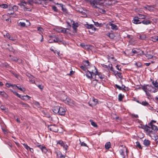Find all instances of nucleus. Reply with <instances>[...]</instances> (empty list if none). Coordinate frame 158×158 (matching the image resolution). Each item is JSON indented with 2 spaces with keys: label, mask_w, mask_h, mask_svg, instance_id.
<instances>
[{
  "label": "nucleus",
  "mask_w": 158,
  "mask_h": 158,
  "mask_svg": "<svg viewBox=\"0 0 158 158\" xmlns=\"http://www.w3.org/2000/svg\"><path fill=\"white\" fill-rule=\"evenodd\" d=\"M142 89L146 93V94L148 96H150V94L149 92H151L152 89H154L151 85H143L142 87Z\"/></svg>",
  "instance_id": "1"
},
{
  "label": "nucleus",
  "mask_w": 158,
  "mask_h": 158,
  "mask_svg": "<svg viewBox=\"0 0 158 158\" xmlns=\"http://www.w3.org/2000/svg\"><path fill=\"white\" fill-rule=\"evenodd\" d=\"M95 69L94 70H92L91 73L88 70V72L85 74L86 76L89 78L93 77L94 76H95L96 75H98V72L97 69H96L95 67H94Z\"/></svg>",
  "instance_id": "2"
},
{
  "label": "nucleus",
  "mask_w": 158,
  "mask_h": 158,
  "mask_svg": "<svg viewBox=\"0 0 158 158\" xmlns=\"http://www.w3.org/2000/svg\"><path fill=\"white\" fill-rule=\"evenodd\" d=\"M27 2L25 1L22 0L21 1L20 3L18 4V5L23 8L25 11H31V10L30 8H28L26 7L27 5Z\"/></svg>",
  "instance_id": "3"
},
{
  "label": "nucleus",
  "mask_w": 158,
  "mask_h": 158,
  "mask_svg": "<svg viewBox=\"0 0 158 158\" xmlns=\"http://www.w3.org/2000/svg\"><path fill=\"white\" fill-rule=\"evenodd\" d=\"M87 2H89L91 5L93 7L98 8L99 7V0H86Z\"/></svg>",
  "instance_id": "4"
},
{
  "label": "nucleus",
  "mask_w": 158,
  "mask_h": 158,
  "mask_svg": "<svg viewBox=\"0 0 158 158\" xmlns=\"http://www.w3.org/2000/svg\"><path fill=\"white\" fill-rule=\"evenodd\" d=\"M48 128L50 131L55 132H57L58 131V127L56 125L48 126Z\"/></svg>",
  "instance_id": "5"
},
{
  "label": "nucleus",
  "mask_w": 158,
  "mask_h": 158,
  "mask_svg": "<svg viewBox=\"0 0 158 158\" xmlns=\"http://www.w3.org/2000/svg\"><path fill=\"white\" fill-rule=\"evenodd\" d=\"M64 101L65 103L69 106H73L75 104V102L73 100L68 98H66Z\"/></svg>",
  "instance_id": "6"
},
{
  "label": "nucleus",
  "mask_w": 158,
  "mask_h": 158,
  "mask_svg": "<svg viewBox=\"0 0 158 158\" xmlns=\"http://www.w3.org/2000/svg\"><path fill=\"white\" fill-rule=\"evenodd\" d=\"M120 155L123 158H125L126 155H127V150L126 147H124L123 149H121L119 151Z\"/></svg>",
  "instance_id": "7"
},
{
  "label": "nucleus",
  "mask_w": 158,
  "mask_h": 158,
  "mask_svg": "<svg viewBox=\"0 0 158 158\" xmlns=\"http://www.w3.org/2000/svg\"><path fill=\"white\" fill-rule=\"evenodd\" d=\"M59 112L58 114L61 115H64L65 114V109L64 108L59 106Z\"/></svg>",
  "instance_id": "8"
},
{
  "label": "nucleus",
  "mask_w": 158,
  "mask_h": 158,
  "mask_svg": "<svg viewBox=\"0 0 158 158\" xmlns=\"http://www.w3.org/2000/svg\"><path fill=\"white\" fill-rule=\"evenodd\" d=\"M85 27L87 28L90 29V30H89V32H90V30H92L93 31L91 32V33L94 32V31H95L96 29V28L94 27V25L92 24H90V25L86 24L85 25Z\"/></svg>",
  "instance_id": "9"
},
{
  "label": "nucleus",
  "mask_w": 158,
  "mask_h": 158,
  "mask_svg": "<svg viewBox=\"0 0 158 158\" xmlns=\"http://www.w3.org/2000/svg\"><path fill=\"white\" fill-rule=\"evenodd\" d=\"M37 147L40 148L42 152L46 153L47 152V150L45 146H43L40 145H37Z\"/></svg>",
  "instance_id": "10"
},
{
  "label": "nucleus",
  "mask_w": 158,
  "mask_h": 158,
  "mask_svg": "<svg viewBox=\"0 0 158 158\" xmlns=\"http://www.w3.org/2000/svg\"><path fill=\"white\" fill-rule=\"evenodd\" d=\"M108 59L109 61L111 62V61H114L116 60L115 59L113 55L110 54L108 56Z\"/></svg>",
  "instance_id": "11"
},
{
  "label": "nucleus",
  "mask_w": 158,
  "mask_h": 158,
  "mask_svg": "<svg viewBox=\"0 0 158 158\" xmlns=\"http://www.w3.org/2000/svg\"><path fill=\"white\" fill-rule=\"evenodd\" d=\"M56 153L57 156L60 158H64L65 156V155H62V153L60 151L56 152Z\"/></svg>",
  "instance_id": "12"
},
{
  "label": "nucleus",
  "mask_w": 158,
  "mask_h": 158,
  "mask_svg": "<svg viewBox=\"0 0 158 158\" xmlns=\"http://www.w3.org/2000/svg\"><path fill=\"white\" fill-rule=\"evenodd\" d=\"M133 22L135 24H140L141 22L139 20V19L137 17H135L133 20Z\"/></svg>",
  "instance_id": "13"
},
{
  "label": "nucleus",
  "mask_w": 158,
  "mask_h": 158,
  "mask_svg": "<svg viewBox=\"0 0 158 158\" xmlns=\"http://www.w3.org/2000/svg\"><path fill=\"white\" fill-rule=\"evenodd\" d=\"M59 106H55L53 108V111L56 114H58V112H59L58 110L59 109Z\"/></svg>",
  "instance_id": "14"
},
{
  "label": "nucleus",
  "mask_w": 158,
  "mask_h": 158,
  "mask_svg": "<svg viewBox=\"0 0 158 158\" xmlns=\"http://www.w3.org/2000/svg\"><path fill=\"white\" fill-rule=\"evenodd\" d=\"M150 141L148 139H145L143 142V144L146 146L148 147L150 144Z\"/></svg>",
  "instance_id": "15"
},
{
  "label": "nucleus",
  "mask_w": 158,
  "mask_h": 158,
  "mask_svg": "<svg viewBox=\"0 0 158 158\" xmlns=\"http://www.w3.org/2000/svg\"><path fill=\"white\" fill-rule=\"evenodd\" d=\"M151 40L154 42H158V36L154 35L151 38Z\"/></svg>",
  "instance_id": "16"
},
{
  "label": "nucleus",
  "mask_w": 158,
  "mask_h": 158,
  "mask_svg": "<svg viewBox=\"0 0 158 158\" xmlns=\"http://www.w3.org/2000/svg\"><path fill=\"white\" fill-rule=\"evenodd\" d=\"M109 25L111 26V28L113 30H116L118 28L117 26L113 23H109Z\"/></svg>",
  "instance_id": "17"
},
{
  "label": "nucleus",
  "mask_w": 158,
  "mask_h": 158,
  "mask_svg": "<svg viewBox=\"0 0 158 158\" xmlns=\"http://www.w3.org/2000/svg\"><path fill=\"white\" fill-rule=\"evenodd\" d=\"M83 64L84 66H85L86 67H87L89 65L90 63L89 62L88 60H86L83 61Z\"/></svg>",
  "instance_id": "18"
},
{
  "label": "nucleus",
  "mask_w": 158,
  "mask_h": 158,
  "mask_svg": "<svg viewBox=\"0 0 158 158\" xmlns=\"http://www.w3.org/2000/svg\"><path fill=\"white\" fill-rule=\"evenodd\" d=\"M111 146V143L110 142H107L105 145V148L106 149H109Z\"/></svg>",
  "instance_id": "19"
},
{
  "label": "nucleus",
  "mask_w": 158,
  "mask_h": 158,
  "mask_svg": "<svg viewBox=\"0 0 158 158\" xmlns=\"http://www.w3.org/2000/svg\"><path fill=\"white\" fill-rule=\"evenodd\" d=\"M139 19H144L145 18L146 16L145 15H141L139 14L138 16L137 17Z\"/></svg>",
  "instance_id": "20"
},
{
  "label": "nucleus",
  "mask_w": 158,
  "mask_h": 158,
  "mask_svg": "<svg viewBox=\"0 0 158 158\" xmlns=\"http://www.w3.org/2000/svg\"><path fill=\"white\" fill-rule=\"evenodd\" d=\"M20 104L22 105V106L25 108H28L29 106L28 104L26 103H24L22 102H20Z\"/></svg>",
  "instance_id": "21"
},
{
  "label": "nucleus",
  "mask_w": 158,
  "mask_h": 158,
  "mask_svg": "<svg viewBox=\"0 0 158 158\" xmlns=\"http://www.w3.org/2000/svg\"><path fill=\"white\" fill-rule=\"evenodd\" d=\"M14 86H15L18 89L23 92H24L26 91V89L24 88H22L21 87H19V86H17L16 85H14Z\"/></svg>",
  "instance_id": "22"
},
{
  "label": "nucleus",
  "mask_w": 158,
  "mask_h": 158,
  "mask_svg": "<svg viewBox=\"0 0 158 158\" xmlns=\"http://www.w3.org/2000/svg\"><path fill=\"white\" fill-rule=\"evenodd\" d=\"M142 23L144 24L148 25L151 23V21L149 20H143L142 21Z\"/></svg>",
  "instance_id": "23"
},
{
  "label": "nucleus",
  "mask_w": 158,
  "mask_h": 158,
  "mask_svg": "<svg viewBox=\"0 0 158 158\" xmlns=\"http://www.w3.org/2000/svg\"><path fill=\"white\" fill-rule=\"evenodd\" d=\"M60 5L61 6L62 8V10L63 11V12H64L65 14L68 13V10L66 8H63V5L62 4H60Z\"/></svg>",
  "instance_id": "24"
},
{
  "label": "nucleus",
  "mask_w": 158,
  "mask_h": 158,
  "mask_svg": "<svg viewBox=\"0 0 158 158\" xmlns=\"http://www.w3.org/2000/svg\"><path fill=\"white\" fill-rule=\"evenodd\" d=\"M152 84L155 87L158 89V82L156 81H153L152 82Z\"/></svg>",
  "instance_id": "25"
},
{
  "label": "nucleus",
  "mask_w": 158,
  "mask_h": 158,
  "mask_svg": "<svg viewBox=\"0 0 158 158\" xmlns=\"http://www.w3.org/2000/svg\"><path fill=\"white\" fill-rule=\"evenodd\" d=\"M150 124L151 125V128H152L153 130H158V128L156 126L154 125H153L152 124V122H151L150 123Z\"/></svg>",
  "instance_id": "26"
},
{
  "label": "nucleus",
  "mask_w": 158,
  "mask_h": 158,
  "mask_svg": "<svg viewBox=\"0 0 158 158\" xmlns=\"http://www.w3.org/2000/svg\"><path fill=\"white\" fill-rule=\"evenodd\" d=\"M53 42L55 43H59L61 42V41L59 40V39L58 37H56L53 40Z\"/></svg>",
  "instance_id": "27"
},
{
  "label": "nucleus",
  "mask_w": 158,
  "mask_h": 158,
  "mask_svg": "<svg viewBox=\"0 0 158 158\" xmlns=\"http://www.w3.org/2000/svg\"><path fill=\"white\" fill-rule=\"evenodd\" d=\"M108 70H110L111 71H113V68L112 67V65L111 64H110L108 66Z\"/></svg>",
  "instance_id": "28"
},
{
  "label": "nucleus",
  "mask_w": 158,
  "mask_h": 158,
  "mask_svg": "<svg viewBox=\"0 0 158 158\" xmlns=\"http://www.w3.org/2000/svg\"><path fill=\"white\" fill-rule=\"evenodd\" d=\"M57 144L60 145L62 146H64V144L63 142L61 140L57 141Z\"/></svg>",
  "instance_id": "29"
},
{
  "label": "nucleus",
  "mask_w": 158,
  "mask_h": 158,
  "mask_svg": "<svg viewBox=\"0 0 158 158\" xmlns=\"http://www.w3.org/2000/svg\"><path fill=\"white\" fill-rule=\"evenodd\" d=\"M19 25L21 26V27H24L26 26V24L25 23L23 22H20L19 23Z\"/></svg>",
  "instance_id": "30"
},
{
  "label": "nucleus",
  "mask_w": 158,
  "mask_h": 158,
  "mask_svg": "<svg viewBox=\"0 0 158 158\" xmlns=\"http://www.w3.org/2000/svg\"><path fill=\"white\" fill-rule=\"evenodd\" d=\"M90 122L91 123V124L95 127H97V125L95 123L93 122V121L92 120H90Z\"/></svg>",
  "instance_id": "31"
},
{
  "label": "nucleus",
  "mask_w": 158,
  "mask_h": 158,
  "mask_svg": "<svg viewBox=\"0 0 158 158\" xmlns=\"http://www.w3.org/2000/svg\"><path fill=\"white\" fill-rule=\"evenodd\" d=\"M13 75L15 76V77H16L17 79H19L20 78V76L19 75L15 73H13Z\"/></svg>",
  "instance_id": "32"
},
{
  "label": "nucleus",
  "mask_w": 158,
  "mask_h": 158,
  "mask_svg": "<svg viewBox=\"0 0 158 158\" xmlns=\"http://www.w3.org/2000/svg\"><path fill=\"white\" fill-rule=\"evenodd\" d=\"M135 65L137 67H141L142 66V64L140 62H137L135 63Z\"/></svg>",
  "instance_id": "33"
},
{
  "label": "nucleus",
  "mask_w": 158,
  "mask_h": 158,
  "mask_svg": "<svg viewBox=\"0 0 158 158\" xmlns=\"http://www.w3.org/2000/svg\"><path fill=\"white\" fill-rule=\"evenodd\" d=\"M140 103L144 106H148L149 105L148 103L146 101H143Z\"/></svg>",
  "instance_id": "34"
},
{
  "label": "nucleus",
  "mask_w": 158,
  "mask_h": 158,
  "mask_svg": "<svg viewBox=\"0 0 158 158\" xmlns=\"http://www.w3.org/2000/svg\"><path fill=\"white\" fill-rule=\"evenodd\" d=\"M118 100L119 101H121L123 98V96L122 94H120L118 95Z\"/></svg>",
  "instance_id": "35"
},
{
  "label": "nucleus",
  "mask_w": 158,
  "mask_h": 158,
  "mask_svg": "<svg viewBox=\"0 0 158 158\" xmlns=\"http://www.w3.org/2000/svg\"><path fill=\"white\" fill-rule=\"evenodd\" d=\"M99 78L101 79L102 80H103V81H104L105 78L104 77V75H102L101 74L99 73Z\"/></svg>",
  "instance_id": "36"
},
{
  "label": "nucleus",
  "mask_w": 158,
  "mask_h": 158,
  "mask_svg": "<svg viewBox=\"0 0 158 158\" xmlns=\"http://www.w3.org/2000/svg\"><path fill=\"white\" fill-rule=\"evenodd\" d=\"M132 52L133 53V54L132 55H133L134 54L138 53L139 52H140L139 50L137 49V50H132Z\"/></svg>",
  "instance_id": "37"
},
{
  "label": "nucleus",
  "mask_w": 158,
  "mask_h": 158,
  "mask_svg": "<svg viewBox=\"0 0 158 158\" xmlns=\"http://www.w3.org/2000/svg\"><path fill=\"white\" fill-rule=\"evenodd\" d=\"M8 6L6 4H2L0 5V7L3 8H6Z\"/></svg>",
  "instance_id": "38"
},
{
  "label": "nucleus",
  "mask_w": 158,
  "mask_h": 158,
  "mask_svg": "<svg viewBox=\"0 0 158 158\" xmlns=\"http://www.w3.org/2000/svg\"><path fill=\"white\" fill-rule=\"evenodd\" d=\"M145 56L148 59H151L152 57V56L148 53H147L145 54Z\"/></svg>",
  "instance_id": "39"
},
{
  "label": "nucleus",
  "mask_w": 158,
  "mask_h": 158,
  "mask_svg": "<svg viewBox=\"0 0 158 158\" xmlns=\"http://www.w3.org/2000/svg\"><path fill=\"white\" fill-rule=\"evenodd\" d=\"M146 38V36L145 35H142L139 36V38L142 40H144Z\"/></svg>",
  "instance_id": "40"
},
{
  "label": "nucleus",
  "mask_w": 158,
  "mask_h": 158,
  "mask_svg": "<svg viewBox=\"0 0 158 158\" xmlns=\"http://www.w3.org/2000/svg\"><path fill=\"white\" fill-rule=\"evenodd\" d=\"M21 99L24 100H28V98H27L25 96H21L20 98Z\"/></svg>",
  "instance_id": "41"
},
{
  "label": "nucleus",
  "mask_w": 158,
  "mask_h": 158,
  "mask_svg": "<svg viewBox=\"0 0 158 158\" xmlns=\"http://www.w3.org/2000/svg\"><path fill=\"white\" fill-rule=\"evenodd\" d=\"M77 26L74 23H73V26H72V27L73 28V30H75V31H76V30H77Z\"/></svg>",
  "instance_id": "42"
},
{
  "label": "nucleus",
  "mask_w": 158,
  "mask_h": 158,
  "mask_svg": "<svg viewBox=\"0 0 158 158\" xmlns=\"http://www.w3.org/2000/svg\"><path fill=\"white\" fill-rule=\"evenodd\" d=\"M11 59L13 61H17L18 60V58L15 56H13Z\"/></svg>",
  "instance_id": "43"
},
{
  "label": "nucleus",
  "mask_w": 158,
  "mask_h": 158,
  "mask_svg": "<svg viewBox=\"0 0 158 158\" xmlns=\"http://www.w3.org/2000/svg\"><path fill=\"white\" fill-rule=\"evenodd\" d=\"M136 143V144L137 147H138L139 148H140V149H142V148L141 146L140 143L138 142H137Z\"/></svg>",
  "instance_id": "44"
},
{
  "label": "nucleus",
  "mask_w": 158,
  "mask_h": 158,
  "mask_svg": "<svg viewBox=\"0 0 158 158\" xmlns=\"http://www.w3.org/2000/svg\"><path fill=\"white\" fill-rule=\"evenodd\" d=\"M81 68L84 71H86L87 70V68H88V67H86L85 66H80Z\"/></svg>",
  "instance_id": "45"
},
{
  "label": "nucleus",
  "mask_w": 158,
  "mask_h": 158,
  "mask_svg": "<svg viewBox=\"0 0 158 158\" xmlns=\"http://www.w3.org/2000/svg\"><path fill=\"white\" fill-rule=\"evenodd\" d=\"M52 9L55 12H57L58 11V10L57 8L55 6H52Z\"/></svg>",
  "instance_id": "46"
},
{
  "label": "nucleus",
  "mask_w": 158,
  "mask_h": 158,
  "mask_svg": "<svg viewBox=\"0 0 158 158\" xmlns=\"http://www.w3.org/2000/svg\"><path fill=\"white\" fill-rule=\"evenodd\" d=\"M13 93L16 96H17L18 97L20 98V97L21 96V95L19 94L18 93H17V92L15 91L13 92Z\"/></svg>",
  "instance_id": "47"
},
{
  "label": "nucleus",
  "mask_w": 158,
  "mask_h": 158,
  "mask_svg": "<svg viewBox=\"0 0 158 158\" xmlns=\"http://www.w3.org/2000/svg\"><path fill=\"white\" fill-rule=\"evenodd\" d=\"M23 145L25 148L27 150H28L30 148L27 144L24 143L23 144Z\"/></svg>",
  "instance_id": "48"
},
{
  "label": "nucleus",
  "mask_w": 158,
  "mask_h": 158,
  "mask_svg": "<svg viewBox=\"0 0 158 158\" xmlns=\"http://www.w3.org/2000/svg\"><path fill=\"white\" fill-rule=\"evenodd\" d=\"M4 36L5 37H6L8 39H9L11 36L9 33H7L6 35H4Z\"/></svg>",
  "instance_id": "49"
},
{
  "label": "nucleus",
  "mask_w": 158,
  "mask_h": 158,
  "mask_svg": "<svg viewBox=\"0 0 158 158\" xmlns=\"http://www.w3.org/2000/svg\"><path fill=\"white\" fill-rule=\"evenodd\" d=\"M67 29L66 28H63V29L61 30L60 31L61 32L63 33H67Z\"/></svg>",
  "instance_id": "50"
},
{
  "label": "nucleus",
  "mask_w": 158,
  "mask_h": 158,
  "mask_svg": "<svg viewBox=\"0 0 158 158\" xmlns=\"http://www.w3.org/2000/svg\"><path fill=\"white\" fill-rule=\"evenodd\" d=\"M99 12L102 14H104L106 12V11L104 10L99 8Z\"/></svg>",
  "instance_id": "51"
},
{
  "label": "nucleus",
  "mask_w": 158,
  "mask_h": 158,
  "mask_svg": "<svg viewBox=\"0 0 158 158\" xmlns=\"http://www.w3.org/2000/svg\"><path fill=\"white\" fill-rule=\"evenodd\" d=\"M35 105L38 108H40V106L39 103L38 102H36L35 103Z\"/></svg>",
  "instance_id": "52"
},
{
  "label": "nucleus",
  "mask_w": 158,
  "mask_h": 158,
  "mask_svg": "<svg viewBox=\"0 0 158 158\" xmlns=\"http://www.w3.org/2000/svg\"><path fill=\"white\" fill-rule=\"evenodd\" d=\"M10 40L14 41L16 40V38L15 37H13L10 36V38L9 39Z\"/></svg>",
  "instance_id": "53"
},
{
  "label": "nucleus",
  "mask_w": 158,
  "mask_h": 158,
  "mask_svg": "<svg viewBox=\"0 0 158 158\" xmlns=\"http://www.w3.org/2000/svg\"><path fill=\"white\" fill-rule=\"evenodd\" d=\"M117 76L119 78H121L122 77V74L121 73L118 72L117 74Z\"/></svg>",
  "instance_id": "54"
},
{
  "label": "nucleus",
  "mask_w": 158,
  "mask_h": 158,
  "mask_svg": "<svg viewBox=\"0 0 158 158\" xmlns=\"http://www.w3.org/2000/svg\"><path fill=\"white\" fill-rule=\"evenodd\" d=\"M67 24H68V25L67 26V28H66V29L67 30H69L70 28H71V26L70 25L69 23H68Z\"/></svg>",
  "instance_id": "55"
},
{
  "label": "nucleus",
  "mask_w": 158,
  "mask_h": 158,
  "mask_svg": "<svg viewBox=\"0 0 158 158\" xmlns=\"http://www.w3.org/2000/svg\"><path fill=\"white\" fill-rule=\"evenodd\" d=\"M0 108L1 110H4L6 109V107L3 105H1L0 106Z\"/></svg>",
  "instance_id": "56"
},
{
  "label": "nucleus",
  "mask_w": 158,
  "mask_h": 158,
  "mask_svg": "<svg viewBox=\"0 0 158 158\" xmlns=\"http://www.w3.org/2000/svg\"><path fill=\"white\" fill-rule=\"evenodd\" d=\"M106 0H99V5H100V4H103V3Z\"/></svg>",
  "instance_id": "57"
},
{
  "label": "nucleus",
  "mask_w": 158,
  "mask_h": 158,
  "mask_svg": "<svg viewBox=\"0 0 158 158\" xmlns=\"http://www.w3.org/2000/svg\"><path fill=\"white\" fill-rule=\"evenodd\" d=\"M12 9L16 10L18 9V6H14L12 7Z\"/></svg>",
  "instance_id": "58"
},
{
  "label": "nucleus",
  "mask_w": 158,
  "mask_h": 158,
  "mask_svg": "<svg viewBox=\"0 0 158 158\" xmlns=\"http://www.w3.org/2000/svg\"><path fill=\"white\" fill-rule=\"evenodd\" d=\"M1 95L4 97H6V96L7 95L6 93L4 92H2V93L1 94Z\"/></svg>",
  "instance_id": "59"
},
{
  "label": "nucleus",
  "mask_w": 158,
  "mask_h": 158,
  "mask_svg": "<svg viewBox=\"0 0 158 158\" xmlns=\"http://www.w3.org/2000/svg\"><path fill=\"white\" fill-rule=\"evenodd\" d=\"M81 145L82 146H84L85 147L87 146L86 144L84 142H81Z\"/></svg>",
  "instance_id": "60"
},
{
  "label": "nucleus",
  "mask_w": 158,
  "mask_h": 158,
  "mask_svg": "<svg viewBox=\"0 0 158 158\" xmlns=\"http://www.w3.org/2000/svg\"><path fill=\"white\" fill-rule=\"evenodd\" d=\"M153 89V90H152V89L151 92H152L155 93V92H156L157 91V89H156L154 88V89Z\"/></svg>",
  "instance_id": "61"
},
{
  "label": "nucleus",
  "mask_w": 158,
  "mask_h": 158,
  "mask_svg": "<svg viewBox=\"0 0 158 158\" xmlns=\"http://www.w3.org/2000/svg\"><path fill=\"white\" fill-rule=\"evenodd\" d=\"M62 147H63V148L66 150H67V149L68 148V146H67L66 145L64 144V146H63Z\"/></svg>",
  "instance_id": "62"
},
{
  "label": "nucleus",
  "mask_w": 158,
  "mask_h": 158,
  "mask_svg": "<svg viewBox=\"0 0 158 158\" xmlns=\"http://www.w3.org/2000/svg\"><path fill=\"white\" fill-rule=\"evenodd\" d=\"M38 87L41 89H42L43 88V86L41 85H38Z\"/></svg>",
  "instance_id": "63"
},
{
  "label": "nucleus",
  "mask_w": 158,
  "mask_h": 158,
  "mask_svg": "<svg viewBox=\"0 0 158 158\" xmlns=\"http://www.w3.org/2000/svg\"><path fill=\"white\" fill-rule=\"evenodd\" d=\"M86 45H85L84 43H81L80 44V46L83 48H84Z\"/></svg>",
  "instance_id": "64"
}]
</instances>
